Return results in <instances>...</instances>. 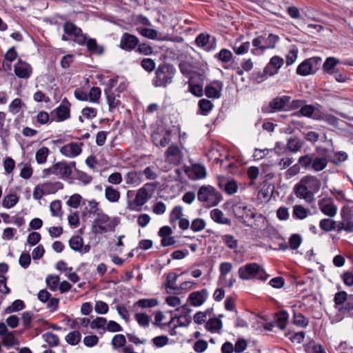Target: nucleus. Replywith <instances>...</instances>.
<instances>
[{
	"instance_id": "obj_36",
	"label": "nucleus",
	"mask_w": 353,
	"mask_h": 353,
	"mask_svg": "<svg viewBox=\"0 0 353 353\" xmlns=\"http://www.w3.org/2000/svg\"><path fill=\"white\" fill-rule=\"evenodd\" d=\"M314 119L323 121L334 127H337L339 123V119L338 117L330 114H323L321 112H320L319 116L316 115L314 117Z\"/></svg>"
},
{
	"instance_id": "obj_59",
	"label": "nucleus",
	"mask_w": 353,
	"mask_h": 353,
	"mask_svg": "<svg viewBox=\"0 0 353 353\" xmlns=\"http://www.w3.org/2000/svg\"><path fill=\"white\" fill-rule=\"evenodd\" d=\"M83 243V240L79 236H72L69 241L70 248L78 252L82 248Z\"/></svg>"
},
{
	"instance_id": "obj_55",
	"label": "nucleus",
	"mask_w": 353,
	"mask_h": 353,
	"mask_svg": "<svg viewBox=\"0 0 353 353\" xmlns=\"http://www.w3.org/2000/svg\"><path fill=\"white\" fill-rule=\"evenodd\" d=\"M126 343V339L123 334H119L113 336L111 344L114 349L117 350L120 347H124Z\"/></svg>"
},
{
	"instance_id": "obj_41",
	"label": "nucleus",
	"mask_w": 353,
	"mask_h": 353,
	"mask_svg": "<svg viewBox=\"0 0 353 353\" xmlns=\"http://www.w3.org/2000/svg\"><path fill=\"white\" fill-rule=\"evenodd\" d=\"M105 93L106 94L109 110L110 111H113L114 109L117 108L120 104L119 95H115L114 93L108 90H105Z\"/></svg>"
},
{
	"instance_id": "obj_17",
	"label": "nucleus",
	"mask_w": 353,
	"mask_h": 353,
	"mask_svg": "<svg viewBox=\"0 0 353 353\" xmlns=\"http://www.w3.org/2000/svg\"><path fill=\"white\" fill-rule=\"evenodd\" d=\"M15 74L22 79H28L30 77L32 69L30 65L27 63L26 62L19 61L14 65V69Z\"/></svg>"
},
{
	"instance_id": "obj_15",
	"label": "nucleus",
	"mask_w": 353,
	"mask_h": 353,
	"mask_svg": "<svg viewBox=\"0 0 353 353\" xmlns=\"http://www.w3.org/2000/svg\"><path fill=\"white\" fill-rule=\"evenodd\" d=\"M124 180L128 185L137 187L143 182L142 171L130 170L124 176Z\"/></svg>"
},
{
	"instance_id": "obj_43",
	"label": "nucleus",
	"mask_w": 353,
	"mask_h": 353,
	"mask_svg": "<svg viewBox=\"0 0 353 353\" xmlns=\"http://www.w3.org/2000/svg\"><path fill=\"white\" fill-rule=\"evenodd\" d=\"M310 213V210L301 205H296L293 208L292 216L296 219H304Z\"/></svg>"
},
{
	"instance_id": "obj_39",
	"label": "nucleus",
	"mask_w": 353,
	"mask_h": 353,
	"mask_svg": "<svg viewBox=\"0 0 353 353\" xmlns=\"http://www.w3.org/2000/svg\"><path fill=\"white\" fill-rule=\"evenodd\" d=\"M296 74L301 76H307L310 74H314V70L312 69L311 63L309 60L305 59L296 68Z\"/></svg>"
},
{
	"instance_id": "obj_56",
	"label": "nucleus",
	"mask_w": 353,
	"mask_h": 353,
	"mask_svg": "<svg viewBox=\"0 0 353 353\" xmlns=\"http://www.w3.org/2000/svg\"><path fill=\"white\" fill-rule=\"evenodd\" d=\"M84 45H86L88 50L92 53L101 54L103 52V48L97 45L96 40L94 39H88L86 37V41Z\"/></svg>"
},
{
	"instance_id": "obj_48",
	"label": "nucleus",
	"mask_w": 353,
	"mask_h": 353,
	"mask_svg": "<svg viewBox=\"0 0 353 353\" xmlns=\"http://www.w3.org/2000/svg\"><path fill=\"white\" fill-rule=\"evenodd\" d=\"M313 153L303 155L299 158L298 162L305 170H312Z\"/></svg>"
},
{
	"instance_id": "obj_60",
	"label": "nucleus",
	"mask_w": 353,
	"mask_h": 353,
	"mask_svg": "<svg viewBox=\"0 0 353 353\" xmlns=\"http://www.w3.org/2000/svg\"><path fill=\"white\" fill-rule=\"evenodd\" d=\"M65 340L69 344H71L72 345L78 344L81 340V334L79 331L75 330L70 332L65 336Z\"/></svg>"
},
{
	"instance_id": "obj_2",
	"label": "nucleus",
	"mask_w": 353,
	"mask_h": 353,
	"mask_svg": "<svg viewBox=\"0 0 353 353\" xmlns=\"http://www.w3.org/2000/svg\"><path fill=\"white\" fill-rule=\"evenodd\" d=\"M154 192L153 183H147L137 190L133 201H129L128 208L132 211L139 212L142 207L152 197Z\"/></svg>"
},
{
	"instance_id": "obj_7",
	"label": "nucleus",
	"mask_w": 353,
	"mask_h": 353,
	"mask_svg": "<svg viewBox=\"0 0 353 353\" xmlns=\"http://www.w3.org/2000/svg\"><path fill=\"white\" fill-rule=\"evenodd\" d=\"M74 161L68 163L65 161H59L55 163L56 176L60 179H68L71 177L72 169L75 168Z\"/></svg>"
},
{
	"instance_id": "obj_26",
	"label": "nucleus",
	"mask_w": 353,
	"mask_h": 353,
	"mask_svg": "<svg viewBox=\"0 0 353 353\" xmlns=\"http://www.w3.org/2000/svg\"><path fill=\"white\" fill-rule=\"evenodd\" d=\"M222 327V321L216 317L209 319L205 323V329L211 333H220Z\"/></svg>"
},
{
	"instance_id": "obj_18",
	"label": "nucleus",
	"mask_w": 353,
	"mask_h": 353,
	"mask_svg": "<svg viewBox=\"0 0 353 353\" xmlns=\"http://www.w3.org/2000/svg\"><path fill=\"white\" fill-rule=\"evenodd\" d=\"M167 160L173 164H179L183 159V153L178 146L172 145L166 151Z\"/></svg>"
},
{
	"instance_id": "obj_45",
	"label": "nucleus",
	"mask_w": 353,
	"mask_h": 353,
	"mask_svg": "<svg viewBox=\"0 0 353 353\" xmlns=\"http://www.w3.org/2000/svg\"><path fill=\"white\" fill-rule=\"evenodd\" d=\"M232 269V265L229 262H223L220 264L219 270L220 275L219 278V283L220 285H223V282L225 280L226 275L231 272Z\"/></svg>"
},
{
	"instance_id": "obj_42",
	"label": "nucleus",
	"mask_w": 353,
	"mask_h": 353,
	"mask_svg": "<svg viewBox=\"0 0 353 353\" xmlns=\"http://www.w3.org/2000/svg\"><path fill=\"white\" fill-rule=\"evenodd\" d=\"M107 325V319L103 317L98 316L90 321V328L92 330H100L101 333L105 332V325Z\"/></svg>"
},
{
	"instance_id": "obj_16",
	"label": "nucleus",
	"mask_w": 353,
	"mask_h": 353,
	"mask_svg": "<svg viewBox=\"0 0 353 353\" xmlns=\"http://www.w3.org/2000/svg\"><path fill=\"white\" fill-rule=\"evenodd\" d=\"M341 216L343 223L347 225L345 232H353V210L348 205H344L341 210Z\"/></svg>"
},
{
	"instance_id": "obj_49",
	"label": "nucleus",
	"mask_w": 353,
	"mask_h": 353,
	"mask_svg": "<svg viewBox=\"0 0 353 353\" xmlns=\"http://www.w3.org/2000/svg\"><path fill=\"white\" fill-rule=\"evenodd\" d=\"M154 143L157 146L165 147L170 141V134L168 133L165 136H161L159 133H154L152 136Z\"/></svg>"
},
{
	"instance_id": "obj_4",
	"label": "nucleus",
	"mask_w": 353,
	"mask_h": 353,
	"mask_svg": "<svg viewBox=\"0 0 353 353\" xmlns=\"http://www.w3.org/2000/svg\"><path fill=\"white\" fill-rule=\"evenodd\" d=\"M199 201L203 202L207 207H213L221 201V195L212 186H202L198 192Z\"/></svg>"
},
{
	"instance_id": "obj_27",
	"label": "nucleus",
	"mask_w": 353,
	"mask_h": 353,
	"mask_svg": "<svg viewBox=\"0 0 353 353\" xmlns=\"http://www.w3.org/2000/svg\"><path fill=\"white\" fill-rule=\"evenodd\" d=\"M328 161L327 157H319L315 153H313L312 170L315 172L321 171L326 168Z\"/></svg>"
},
{
	"instance_id": "obj_51",
	"label": "nucleus",
	"mask_w": 353,
	"mask_h": 353,
	"mask_svg": "<svg viewBox=\"0 0 353 353\" xmlns=\"http://www.w3.org/2000/svg\"><path fill=\"white\" fill-rule=\"evenodd\" d=\"M183 208L181 206H175L170 214V222L171 224L174 225L176 221L183 218Z\"/></svg>"
},
{
	"instance_id": "obj_37",
	"label": "nucleus",
	"mask_w": 353,
	"mask_h": 353,
	"mask_svg": "<svg viewBox=\"0 0 353 353\" xmlns=\"http://www.w3.org/2000/svg\"><path fill=\"white\" fill-rule=\"evenodd\" d=\"M288 319V314L285 310L279 311L275 314L274 322L276 325L281 330H284L286 327Z\"/></svg>"
},
{
	"instance_id": "obj_38",
	"label": "nucleus",
	"mask_w": 353,
	"mask_h": 353,
	"mask_svg": "<svg viewBox=\"0 0 353 353\" xmlns=\"http://www.w3.org/2000/svg\"><path fill=\"white\" fill-rule=\"evenodd\" d=\"M177 279L178 275L174 272H170L167 274L165 287L166 288L168 293H171V290L176 291L177 288L176 285Z\"/></svg>"
},
{
	"instance_id": "obj_24",
	"label": "nucleus",
	"mask_w": 353,
	"mask_h": 353,
	"mask_svg": "<svg viewBox=\"0 0 353 353\" xmlns=\"http://www.w3.org/2000/svg\"><path fill=\"white\" fill-rule=\"evenodd\" d=\"M223 88V83L221 81H214L206 86L205 93L210 98L218 99L221 97V91Z\"/></svg>"
},
{
	"instance_id": "obj_13",
	"label": "nucleus",
	"mask_w": 353,
	"mask_h": 353,
	"mask_svg": "<svg viewBox=\"0 0 353 353\" xmlns=\"http://www.w3.org/2000/svg\"><path fill=\"white\" fill-rule=\"evenodd\" d=\"M82 143L71 142L60 148V152L68 158H74L81 153Z\"/></svg>"
},
{
	"instance_id": "obj_12",
	"label": "nucleus",
	"mask_w": 353,
	"mask_h": 353,
	"mask_svg": "<svg viewBox=\"0 0 353 353\" xmlns=\"http://www.w3.org/2000/svg\"><path fill=\"white\" fill-rule=\"evenodd\" d=\"M209 292L207 289H203L200 291H195L190 294L188 301L191 305L199 307L202 305L208 299Z\"/></svg>"
},
{
	"instance_id": "obj_32",
	"label": "nucleus",
	"mask_w": 353,
	"mask_h": 353,
	"mask_svg": "<svg viewBox=\"0 0 353 353\" xmlns=\"http://www.w3.org/2000/svg\"><path fill=\"white\" fill-rule=\"evenodd\" d=\"M304 143L305 141L297 137H290L288 139L287 148L292 152H296L302 148Z\"/></svg>"
},
{
	"instance_id": "obj_1",
	"label": "nucleus",
	"mask_w": 353,
	"mask_h": 353,
	"mask_svg": "<svg viewBox=\"0 0 353 353\" xmlns=\"http://www.w3.org/2000/svg\"><path fill=\"white\" fill-rule=\"evenodd\" d=\"M117 218H111L103 212H99L92 224V232L94 234H103L115 230L118 225Z\"/></svg>"
},
{
	"instance_id": "obj_8",
	"label": "nucleus",
	"mask_w": 353,
	"mask_h": 353,
	"mask_svg": "<svg viewBox=\"0 0 353 353\" xmlns=\"http://www.w3.org/2000/svg\"><path fill=\"white\" fill-rule=\"evenodd\" d=\"M64 32L68 35L75 37V41L80 45H84L86 41V36L82 34L81 28L76 26L73 23L66 22L63 25Z\"/></svg>"
},
{
	"instance_id": "obj_63",
	"label": "nucleus",
	"mask_w": 353,
	"mask_h": 353,
	"mask_svg": "<svg viewBox=\"0 0 353 353\" xmlns=\"http://www.w3.org/2000/svg\"><path fill=\"white\" fill-rule=\"evenodd\" d=\"M347 300V294L345 291H340L335 294L334 301L335 306H341Z\"/></svg>"
},
{
	"instance_id": "obj_61",
	"label": "nucleus",
	"mask_w": 353,
	"mask_h": 353,
	"mask_svg": "<svg viewBox=\"0 0 353 353\" xmlns=\"http://www.w3.org/2000/svg\"><path fill=\"white\" fill-rule=\"evenodd\" d=\"M302 242V238L299 234H293L289 239V245L292 250H296Z\"/></svg>"
},
{
	"instance_id": "obj_10",
	"label": "nucleus",
	"mask_w": 353,
	"mask_h": 353,
	"mask_svg": "<svg viewBox=\"0 0 353 353\" xmlns=\"http://www.w3.org/2000/svg\"><path fill=\"white\" fill-rule=\"evenodd\" d=\"M320 210L323 214L333 217L336 214L337 207L334 205L332 199L329 197H324L318 201Z\"/></svg>"
},
{
	"instance_id": "obj_31",
	"label": "nucleus",
	"mask_w": 353,
	"mask_h": 353,
	"mask_svg": "<svg viewBox=\"0 0 353 353\" xmlns=\"http://www.w3.org/2000/svg\"><path fill=\"white\" fill-rule=\"evenodd\" d=\"M211 219L219 224L231 225V221L227 217L224 216V214L219 209H214L210 212Z\"/></svg>"
},
{
	"instance_id": "obj_20",
	"label": "nucleus",
	"mask_w": 353,
	"mask_h": 353,
	"mask_svg": "<svg viewBox=\"0 0 353 353\" xmlns=\"http://www.w3.org/2000/svg\"><path fill=\"white\" fill-rule=\"evenodd\" d=\"M321 111L317 110L313 105L304 103L299 111L292 113V116L305 117L314 119V117L319 115Z\"/></svg>"
},
{
	"instance_id": "obj_57",
	"label": "nucleus",
	"mask_w": 353,
	"mask_h": 353,
	"mask_svg": "<svg viewBox=\"0 0 353 353\" xmlns=\"http://www.w3.org/2000/svg\"><path fill=\"white\" fill-rule=\"evenodd\" d=\"M23 103L21 99H14L9 105L8 110L12 114H17L21 112Z\"/></svg>"
},
{
	"instance_id": "obj_62",
	"label": "nucleus",
	"mask_w": 353,
	"mask_h": 353,
	"mask_svg": "<svg viewBox=\"0 0 353 353\" xmlns=\"http://www.w3.org/2000/svg\"><path fill=\"white\" fill-rule=\"evenodd\" d=\"M101 95V89L98 87H92L88 94V100L92 103H99Z\"/></svg>"
},
{
	"instance_id": "obj_64",
	"label": "nucleus",
	"mask_w": 353,
	"mask_h": 353,
	"mask_svg": "<svg viewBox=\"0 0 353 353\" xmlns=\"http://www.w3.org/2000/svg\"><path fill=\"white\" fill-rule=\"evenodd\" d=\"M224 191L230 194H234L237 192L238 186L235 181L234 180H229L226 183H225L224 185Z\"/></svg>"
},
{
	"instance_id": "obj_25",
	"label": "nucleus",
	"mask_w": 353,
	"mask_h": 353,
	"mask_svg": "<svg viewBox=\"0 0 353 353\" xmlns=\"http://www.w3.org/2000/svg\"><path fill=\"white\" fill-rule=\"evenodd\" d=\"M90 326V320L85 317H78L72 321L71 327L86 333L88 326Z\"/></svg>"
},
{
	"instance_id": "obj_34",
	"label": "nucleus",
	"mask_w": 353,
	"mask_h": 353,
	"mask_svg": "<svg viewBox=\"0 0 353 353\" xmlns=\"http://www.w3.org/2000/svg\"><path fill=\"white\" fill-rule=\"evenodd\" d=\"M339 60L335 57H327L325 62L323 64V69L324 72L329 74H332L334 73L336 65L339 63Z\"/></svg>"
},
{
	"instance_id": "obj_14",
	"label": "nucleus",
	"mask_w": 353,
	"mask_h": 353,
	"mask_svg": "<svg viewBox=\"0 0 353 353\" xmlns=\"http://www.w3.org/2000/svg\"><path fill=\"white\" fill-rule=\"evenodd\" d=\"M294 192L296 197L303 199L308 203H311L314 200L313 193L312 191H309L305 184L301 183V180L295 185Z\"/></svg>"
},
{
	"instance_id": "obj_40",
	"label": "nucleus",
	"mask_w": 353,
	"mask_h": 353,
	"mask_svg": "<svg viewBox=\"0 0 353 353\" xmlns=\"http://www.w3.org/2000/svg\"><path fill=\"white\" fill-rule=\"evenodd\" d=\"M44 189L46 195L52 194L57 192L59 190L63 188V184L61 182H46L41 183Z\"/></svg>"
},
{
	"instance_id": "obj_44",
	"label": "nucleus",
	"mask_w": 353,
	"mask_h": 353,
	"mask_svg": "<svg viewBox=\"0 0 353 353\" xmlns=\"http://www.w3.org/2000/svg\"><path fill=\"white\" fill-rule=\"evenodd\" d=\"M347 157V153L343 151L334 152V156L327 155L329 162L335 165H339L341 163L346 161Z\"/></svg>"
},
{
	"instance_id": "obj_30",
	"label": "nucleus",
	"mask_w": 353,
	"mask_h": 353,
	"mask_svg": "<svg viewBox=\"0 0 353 353\" xmlns=\"http://www.w3.org/2000/svg\"><path fill=\"white\" fill-rule=\"evenodd\" d=\"M206 176V169L203 165L194 164L189 171V176L194 179H200L205 178Z\"/></svg>"
},
{
	"instance_id": "obj_5",
	"label": "nucleus",
	"mask_w": 353,
	"mask_h": 353,
	"mask_svg": "<svg viewBox=\"0 0 353 353\" xmlns=\"http://www.w3.org/2000/svg\"><path fill=\"white\" fill-rule=\"evenodd\" d=\"M266 243L274 250H286L288 248L284 238L271 225H266Z\"/></svg>"
},
{
	"instance_id": "obj_19",
	"label": "nucleus",
	"mask_w": 353,
	"mask_h": 353,
	"mask_svg": "<svg viewBox=\"0 0 353 353\" xmlns=\"http://www.w3.org/2000/svg\"><path fill=\"white\" fill-rule=\"evenodd\" d=\"M284 63L283 58L279 56H274L266 65V75L273 76L278 73L279 70Z\"/></svg>"
},
{
	"instance_id": "obj_52",
	"label": "nucleus",
	"mask_w": 353,
	"mask_h": 353,
	"mask_svg": "<svg viewBox=\"0 0 353 353\" xmlns=\"http://www.w3.org/2000/svg\"><path fill=\"white\" fill-rule=\"evenodd\" d=\"M50 154V150L47 147H42L39 149L35 154V159L39 164H43L46 162Z\"/></svg>"
},
{
	"instance_id": "obj_58",
	"label": "nucleus",
	"mask_w": 353,
	"mask_h": 353,
	"mask_svg": "<svg viewBox=\"0 0 353 353\" xmlns=\"http://www.w3.org/2000/svg\"><path fill=\"white\" fill-rule=\"evenodd\" d=\"M293 323L298 326L306 327L309 324V320L301 313H294Z\"/></svg>"
},
{
	"instance_id": "obj_33",
	"label": "nucleus",
	"mask_w": 353,
	"mask_h": 353,
	"mask_svg": "<svg viewBox=\"0 0 353 353\" xmlns=\"http://www.w3.org/2000/svg\"><path fill=\"white\" fill-rule=\"evenodd\" d=\"M233 212L238 217L243 218L244 216L248 217L249 216H252V218L255 217V215L252 212L249 214L250 210L248 209L247 205H245L244 203H239L235 204L233 206Z\"/></svg>"
},
{
	"instance_id": "obj_35",
	"label": "nucleus",
	"mask_w": 353,
	"mask_h": 353,
	"mask_svg": "<svg viewBox=\"0 0 353 353\" xmlns=\"http://www.w3.org/2000/svg\"><path fill=\"white\" fill-rule=\"evenodd\" d=\"M158 304L159 301L154 298L141 299L134 303L133 307H138L142 309L151 308L157 306Z\"/></svg>"
},
{
	"instance_id": "obj_6",
	"label": "nucleus",
	"mask_w": 353,
	"mask_h": 353,
	"mask_svg": "<svg viewBox=\"0 0 353 353\" xmlns=\"http://www.w3.org/2000/svg\"><path fill=\"white\" fill-rule=\"evenodd\" d=\"M0 337L2 344L8 347L19 345V341L14 333L10 331L4 323H0Z\"/></svg>"
},
{
	"instance_id": "obj_23",
	"label": "nucleus",
	"mask_w": 353,
	"mask_h": 353,
	"mask_svg": "<svg viewBox=\"0 0 353 353\" xmlns=\"http://www.w3.org/2000/svg\"><path fill=\"white\" fill-rule=\"evenodd\" d=\"M301 183L305 184L309 191L312 193L317 192L321 185V181L315 176L307 175L301 179Z\"/></svg>"
},
{
	"instance_id": "obj_3",
	"label": "nucleus",
	"mask_w": 353,
	"mask_h": 353,
	"mask_svg": "<svg viewBox=\"0 0 353 353\" xmlns=\"http://www.w3.org/2000/svg\"><path fill=\"white\" fill-rule=\"evenodd\" d=\"M175 73L176 69L172 65L165 63L160 64L155 71L153 85L165 88L172 82Z\"/></svg>"
},
{
	"instance_id": "obj_11",
	"label": "nucleus",
	"mask_w": 353,
	"mask_h": 353,
	"mask_svg": "<svg viewBox=\"0 0 353 353\" xmlns=\"http://www.w3.org/2000/svg\"><path fill=\"white\" fill-rule=\"evenodd\" d=\"M290 100L291 97L287 95L275 97L269 103L268 108L270 112L287 111L288 105Z\"/></svg>"
},
{
	"instance_id": "obj_22",
	"label": "nucleus",
	"mask_w": 353,
	"mask_h": 353,
	"mask_svg": "<svg viewBox=\"0 0 353 353\" xmlns=\"http://www.w3.org/2000/svg\"><path fill=\"white\" fill-rule=\"evenodd\" d=\"M54 113L57 117V121H63L70 118V103L65 99L62 103L58 106L54 110Z\"/></svg>"
},
{
	"instance_id": "obj_21",
	"label": "nucleus",
	"mask_w": 353,
	"mask_h": 353,
	"mask_svg": "<svg viewBox=\"0 0 353 353\" xmlns=\"http://www.w3.org/2000/svg\"><path fill=\"white\" fill-rule=\"evenodd\" d=\"M138 39L132 34L125 33L121 38L119 46L125 50H132L138 44Z\"/></svg>"
},
{
	"instance_id": "obj_9",
	"label": "nucleus",
	"mask_w": 353,
	"mask_h": 353,
	"mask_svg": "<svg viewBox=\"0 0 353 353\" xmlns=\"http://www.w3.org/2000/svg\"><path fill=\"white\" fill-rule=\"evenodd\" d=\"M261 270V266L257 263H248L239 269V275L243 280H249L254 277Z\"/></svg>"
},
{
	"instance_id": "obj_53",
	"label": "nucleus",
	"mask_w": 353,
	"mask_h": 353,
	"mask_svg": "<svg viewBox=\"0 0 353 353\" xmlns=\"http://www.w3.org/2000/svg\"><path fill=\"white\" fill-rule=\"evenodd\" d=\"M134 319L137 323L143 327H148L151 321L150 316L143 312L136 313Z\"/></svg>"
},
{
	"instance_id": "obj_50",
	"label": "nucleus",
	"mask_w": 353,
	"mask_h": 353,
	"mask_svg": "<svg viewBox=\"0 0 353 353\" xmlns=\"http://www.w3.org/2000/svg\"><path fill=\"white\" fill-rule=\"evenodd\" d=\"M97 115V110L92 107H85L81 110V115L79 116V120L83 122V117L86 119H92Z\"/></svg>"
},
{
	"instance_id": "obj_47",
	"label": "nucleus",
	"mask_w": 353,
	"mask_h": 353,
	"mask_svg": "<svg viewBox=\"0 0 353 353\" xmlns=\"http://www.w3.org/2000/svg\"><path fill=\"white\" fill-rule=\"evenodd\" d=\"M320 228L326 232L335 230L336 228V221L331 219H323L319 222Z\"/></svg>"
},
{
	"instance_id": "obj_28",
	"label": "nucleus",
	"mask_w": 353,
	"mask_h": 353,
	"mask_svg": "<svg viewBox=\"0 0 353 353\" xmlns=\"http://www.w3.org/2000/svg\"><path fill=\"white\" fill-rule=\"evenodd\" d=\"M105 198L111 203H117L121 197L120 192L110 185H107L104 190Z\"/></svg>"
},
{
	"instance_id": "obj_54",
	"label": "nucleus",
	"mask_w": 353,
	"mask_h": 353,
	"mask_svg": "<svg viewBox=\"0 0 353 353\" xmlns=\"http://www.w3.org/2000/svg\"><path fill=\"white\" fill-rule=\"evenodd\" d=\"M250 45L249 42L240 43L236 41L233 46V50L236 54H243L248 52Z\"/></svg>"
},
{
	"instance_id": "obj_29",
	"label": "nucleus",
	"mask_w": 353,
	"mask_h": 353,
	"mask_svg": "<svg viewBox=\"0 0 353 353\" xmlns=\"http://www.w3.org/2000/svg\"><path fill=\"white\" fill-rule=\"evenodd\" d=\"M191 318L188 316H179L178 317H173L171 319L170 322L168 323V326L172 327L173 325V330L176 329L179 327H186L189 325L191 323Z\"/></svg>"
},
{
	"instance_id": "obj_46",
	"label": "nucleus",
	"mask_w": 353,
	"mask_h": 353,
	"mask_svg": "<svg viewBox=\"0 0 353 353\" xmlns=\"http://www.w3.org/2000/svg\"><path fill=\"white\" fill-rule=\"evenodd\" d=\"M19 200V197L16 194H10L3 197L2 205L5 208L10 209L14 207Z\"/></svg>"
}]
</instances>
